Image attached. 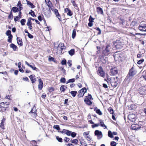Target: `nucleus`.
I'll return each instance as SVG.
<instances>
[{
    "mask_svg": "<svg viewBox=\"0 0 146 146\" xmlns=\"http://www.w3.org/2000/svg\"><path fill=\"white\" fill-rule=\"evenodd\" d=\"M29 13L34 17H36V15L35 14L34 12L32 10H31V12H29Z\"/></svg>",
    "mask_w": 146,
    "mask_h": 146,
    "instance_id": "473e14b6",
    "label": "nucleus"
},
{
    "mask_svg": "<svg viewBox=\"0 0 146 146\" xmlns=\"http://www.w3.org/2000/svg\"><path fill=\"white\" fill-rule=\"evenodd\" d=\"M54 59V58L50 56H49L48 57V60L49 61H53Z\"/></svg>",
    "mask_w": 146,
    "mask_h": 146,
    "instance_id": "052dcab7",
    "label": "nucleus"
},
{
    "mask_svg": "<svg viewBox=\"0 0 146 146\" xmlns=\"http://www.w3.org/2000/svg\"><path fill=\"white\" fill-rule=\"evenodd\" d=\"M116 145L117 143L113 141L111 142L110 144L111 146H116Z\"/></svg>",
    "mask_w": 146,
    "mask_h": 146,
    "instance_id": "79ce46f5",
    "label": "nucleus"
},
{
    "mask_svg": "<svg viewBox=\"0 0 146 146\" xmlns=\"http://www.w3.org/2000/svg\"><path fill=\"white\" fill-rule=\"evenodd\" d=\"M64 140L65 141L68 142L70 140V138L66 137L64 138Z\"/></svg>",
    "mask_w": 146,
    "mask_h": 146,
    "instance_id": "69168bd1",
    "label": "nucleus"
},
{
    "mask_svg": "<svg viewBox=\"0 0 146 146\" xmlns=\"http://www.w3.org/2000/svg\"><path fill=\"white\" fill-rule=\"evenodd\" d=\"M84 101L88 105H91L92 104V102L88 98H85L84 99Z\"/></svg>",
    "mask_w": 146,
    "mask_h": 146,
    "instance_id": "6ab92c4d",
    "label": "nucleus"
},
{
    "mask_svg": "<svg viewBox=\"0 0 146 146\" xmlns=\"http://www.w3.org/2000/svg\"><path fill=\"white\" fill-rule=\"evenodd\" d=\"M38 81L39 84L38 86V88L40 90H41L43 87V83L42 81L40 78L38 79Z\"/></svg>",
    "mask_w": 146,
    "mask_h": 146,
    "instance_id": "ddd939ff",
    "label": "nucleus"
},
{
    "mask_svg": "<svg viewBox=\"0 0 146 146\" xmlns=\"http://www.w3.org/2000/svg\"><path fill=\"white\" fill-rule=\"evenodd\" d=\"M71 131L67 130L66 134L68 136H70L71 135Z\"/></svg>",
    "mask_w": 146,
    "mask_h": 146,
    "instance_id": "864d4df0",
    "label": "nucleus"
},
{
    "mask_svg": "<svg viewBox=\"0 0 146 146\" xmlns=\"http://www.w3.org/2000/svg\"><path fill=\"white\" fill-rule=\"evenodd\" d=\"M97 72L98 74L100 76L103 77H104L105 76V72L101 67H99L98 68Z\"/></svg>",
    "mask_w": 146,
    "mask_h": 146,
    "instance_id": "39448f33",
    "label": "nucleus"
},
{
    "mask_svg": "<svg viewBox=\"0 0 146 146\" xmlns=\"http://www.w3.org/2000/svg\"><path fill=\"white\" fill-rule=\"evenodd\" d=\"M87 90L86 88H83L79 91L78 96L79 97H81L84 95L85 93L86 92Z\"/></svg>",
    "mask_w": 146,
    "mask_h": 146,
    "instance_id": "423d86ee",
    "label": "nucleus"
},
{
    "mask_svg": "<svg viewBox=\"0 0 146 146\" xmlns=\"http://www.w3.org/2000/svg\"><path fill=\"white\" fill-rule=\"evenodd\" d=\"M47 5L48 6L49 8L51 7L52 5V3L49 1H48L47 3Z\"/></svg>",
    "mask_w": 146,
    "mask_h": 146,
    "instance_id": "c03bdc74",
    "label": "nucleus"
},
{
    "mask_svg": "<svg viewBox=\"0 0 146 146\" xmlns=\"http://www.w3.org/2000/svg\"><path fill=\"white\" fill-rule=\"evenodd\" d=\"M5 106L6 107H7V106L8 105H9V102H5Z\"/></svg>",
    "mask_w": 146,
    "mask_h": 146,
    "instance_id": "774afa93",
    "label": "nucleus"
},
{
    "mask_svg": "<svg viewBox=\"0 0 146 146\" xmlns=\"http://www.w3.org/2000/svg\"><path fill=\"white\" fill-rule=\"evenodd\" d=\"M45 15L47 16L48 17H50L51 13L50 11V8H49L48 10L46 12V13H45Z\"/></svg>",
    "mask_w": 146,
    "mask_h": 146,
    "instance_id": "b1692460",
    "label": "nucleus"
},
{
    "mask_svg": "<svg viewBox=\"0 0 146 146\" xmlns=\"http://www.w3.org/2000/svg\"><path fill=\"white\" fill-rule=\"evenodd\" d=\"M5 104V102H2L0 103V108L2 107H6Z\"/></svg>",
    "mask_w": 146,
    "mask_h": 146,
    "instance_id": "e433bc0d",
    "label": "nucleus"
},
{
    "mask_svg": "<svg viewBox=\"0 0 146 146\" xmlns=\"http://www.w3.org/2000/svg\"><path fill=\"white\" fill-rule=\"evenodd\" d=\"M65 88H67L65 86L62 85L60 88V90L61 92H64L65 90Z\"/></svg>",
    "mask_w": 146,
    "mask_h": 146,
    "instance_id": "c756f323",
    "label": "nucleus"
},
{
    "mask_svg": "<svg viewBox=\"0 0 146 146\" xmlns=\"http://www.w3.org/2000/svg\"><path fill=\"white\" fill-rule=\"evenodd\" d=\"M94 134L95 135L97 136V139H100L102 137V132L98 130H96L94 132Z\"/></svg>",
    "mask_w": 146,
    "mask_h": 146,
    "instance_id": "6e6552de",
    "label": "nucleus"
},
{
    "mask_svg": "<svg viewBox=\"0 0 146 146\" xmlns=\"http://www.w3.org/2000/svg\"><path fill=\"white\" fill-rule=\"evenodd\" d=\"M66 64V60H63L61 62V64L62 65H64Z\"/></svg>",
    "mask_w": 146,
    "mask_h": 146,
    "instance_id": "de8ad7c7",
    "label": "nucleus"
},
{
    "mask_svg": "<svg viewBox=\"0 0 146 146\" xmlns=\"http://www.w3.org/2000/svg\"><path fill=\"white\" fill-rule=\"evenodd\" d=\"M66 48V47L64 46V44L61 42L59 43L57 46L58 49H59V51H61V53L62 52V51L63 50H65Z\"/></svg>",
    "mask_w": 146,
    "mask_h": 146,
    "instance_id": "1a4fd4ad",
    "label": "nucleus"
},
{
    "mask_svg": "<svg viewBox=\"0 0 146 146\" xmlns=\"http://www.w3.org/2000/svg\"><path fill=\"white\" fill-rule=\"evenodd\" d=\"M108 136L111 138H113V134L110 131H108Z\"/></svg>",
    "mask_w": 146,
    "mask_h": 146,
    "instance_id": "2f4dec72",
    "label": "nucleus"
},
{
    "mask_svg": "<svg viewBox=\"0 0 146 146\" xmlns=\"http://www.w3.org/2000/svg\"><path fill=\"white\" fill-rule=\"evenodd\" d=\"M13 38V36L12 35L8 36V38L7 40V41L9 43H11L12 42V38Z\"/></svg>",
    "mask_w": 146,
    "mask_h": 146,
    "instance_id": "cd10ccee",
    "label": "nucleus"
},
{
    "mask_svg": "<svg viewBox=\"0 0 146 146\" xmlns=\"http://www.w3.org/2000/svg\"><path fill=\"white\" fill-rule=\"evenodd\" d=\"M28 36L30 38H33V36L29 33H28Z\"/></svg>",
    "mask_w": 146,
    "mask_h": 146,
    "instance_id": "680f3d73",
    "label": "nucleus"
},
{
    "mask_svg": "<svg viewBox=\"0 0 146 146\" xmlns=\"http://www.w3.org/2000/svg\"><path fill=\"white\" fill-rule=\"evenodd\" d=\"M27 25H32V22L31 21L30 19H29L28 20L27 23Z\"/></svg>",
    "mask_w": 146,
    "mask_h": 146,
    "instance_id": "8fccbe9b",
    "label": "nucleus"
},
{
    "mask_svg": "<svg viewBox=\"0 0 146 146\" xmlns=\"http://www.w3.org/2000/svg\"><path fill=\"white\" fill-rule=\"evenodd\" d=\"M6 34V35L8 36L12 35L11 34V31L9 30H8L7 31Z\"/></svg>",
    "mask_w": 146,
    "mask_h": 146,
    "instance_id": "58836bf2",
    "label": "nucleus"
},
{
    "mask_svg": "<svg viewBox=\"0 0 146 146\" xmlns=\"http://www.w3.org/2000/svg\"><path fill=\"white\" fill-rule=\"evenodd\" d=\"M139 93L141 95L146 94V87L143 86H141L139 89Z\"/></svg>",
    "mask_w": 146,
    "mask_h": 146,
    "instance_id": "0eeeda50",
    "label": "nucleus"
},
{
    "mask_svg": "<svg viewBox=\"0 0 146 146\" xmlns=\"http://www.w3.org/2000/svg\"><path fill=\"white\" fill-rule=\"evenodd\" d=\"M35 77V75H31L29 76L32 83L33 84L36 81V78H34Z\"/></svg>",
    "mask_w": 146,
    "mask_h": 146,
    "instance_id": "2eb2a0df",
    "label": "nucleus"
},
{
    "mask_svg": "<svg viewBox=\"0 0 146 146\" xmlns=\"http://www.w3.org/2000/svg\"><path fill=\"white\" fill-rule=\"evenodd\" d=\"M76 35V30L74 29L72 31V37L73 38H74Z\"/></svg>",
    "mask_w": 146,
    "mask_h": 146,
    "instance_id": "bb28decb",
    "label": "nucleus"
},
{
    "mask_svg": "<svg viewBox=\"0 0 146 146\" xmlns=\"http://www.w3.org/2000/svg\"><path fill=\"white\" fill-rule=\"evenodd\" d=\"M118 70L117 68L116 67L112 68L110 69V73L111 75H114L117 73Z\"/></svg>",
    "mask_w": 146,
    "mask_h": 146,
    "instance_id": "9b49d317",
    "label": "nucleus"
},
{
    "mask_svg": "<svg viewBox=\"0 0 146 146\" xmlns=\"http://www.w3.org/2000/svg\"><path fill=\"white\" fill-rule=\"evenodd\" d=\"M72 61L71 60H69L67 62L69 66H71L72 65Z\"/></svg>",
    "mask_w": 146,
    "mask_h": 146,
    "instance_id": "603ef678",
    "label": "nucleus"
},
{
    "mask_svg": "<svg viewBox=\"0 0 146 146\" xmlns=\"http://www.w3.org/2000/svg\"><path fill=\"white\" fill-rule=\"evenodd\" d=\"M86 98H88L89 100L90 99L91 100H92L93 98H92V96L90 94H88V96H87Z\"/></svg>",
    "mask_w": 146,
    "mask_h": 146,
    "instance_id": "3c124183",
    "label": "nucleus"
},
{
    "mask_svg": "<svg viewBox=\"0 0 146 146\" xmlns=\"http://www.w3.org/2000/svg\"><path fill=\"white\" fill-rule=\"evenodd\" d=\"M86 138V139L88 141H90L91 140L92 138L90 137V136H86L85 137Z\"/></svg>",
    "mask_w": 146,
    "mask_h": 146,
    "instance_id": "13d9d810",
    "label": "nucleus"
},
{
    "mask_svg": "<svg viewBox=\"0 0 146 146\" xmlns=\"http://www.w3.org/2000/svg\"><path fill=\"white\" fill-rule=\"evenodd\" d=\"M70 142L72 143H77L78 142V140L77 139H74L72 140Z\"/></svg>",
    "mask_w": 146,
    "mask_h": 146,
    "instance_id": "ea45409f",
    "label": "nucleus"
},
{
    "mask_svg": "<svg viewBox=\"0 0 146 146\" xmlns=\"http://www.w3.org/2000/svg\"><path fill=\"white\" fill-rule=\"evenodd\" d=\"M94 111H95L96 113L100 115H102V113L99 109H98L97 107L94 108Z\"/></svg>",
    "mask_w": 146,
    "mask_h": 146,
    "instance_id": "a211bd4d",
    "label": "nucleus"
},
{
    "mask_svg": "<svg viewBox=\"0 0 146 146\" xmlns=\"http://www.w3.org/2000/svg\"><path fill=\"white\" fill-rule=\"evenodd\" d=\"M26 21V20L25 19H22L21 21V23L22 25H25V22Z\"/></svg>",
    "mask_w": 146,
    "mask_h": 146,
    "instance_id": "4c0bfd02",
    "label": "nucleus"
},
{
    "mask_svg": "<svg viewBox=\"0 0 146 146\" xmlns=\"http://www.w3.org/2000/svg\"><path fill=\"white\" fill-rule=\"evenodd\" d=\"M97 12L98 13L103 14V11L102 8L98 7L97 8Z\"/></svg>",
    "mask_w": 146,
    "mask_h": 146,
    "instance_id": "4be33fe9",
    "label": "nucleus"
},
{
    "mask_svg": "<svg viewBox=\"0 0 146 146\" xmlns=\"http://www.w3.org/2000/svg\"><path fill=\"white\" fill-rule=\"evenodd\" d=\"M13 11L15 13H16L18 11V8L16 7H13L12 8Z\"/></svg>",
    "mask_w": 146,
    "mask_h": 146,
    "instance_id": "72a5a7b5",
    "label": "nucleus"
},
{
    "mask_svg": "<svg viewBox=\"0 0 146 146\" xmlns=\"http://www.w3.org/2000/svg\"><path fill=\"white\" fill-rule=\"evenodd\" d=\"M136 74V71L134 69L133 67H132L129 71V73L127 77L130 80Z\"/></svg>",
    "mask_w": 146,
    "mask_h": 146,
    "instance_id": "7ed1b4c3",
    "label": "nucleus"
},
{
    "mask_svg": "<svg viewBox=\"0 0 146 146\" xmlns=\"http://www.w3.org/2000/svg\"><path fill=\"white\" fill-rule=\"evenodd\" d=\"M27 4L29 5V7H31V8H34L35 7V6L30 1H27Z\"/></svg>",
    "mask_w": 146,
    "mask_h": 146,
    "instance_id": "aec40b11",
    "label": "nucleus"
},
{
    "mask_svg": "<svg viewBox=\"0 0 146 146\" xmlns=\"http://www.w3.org/2000/svg\"><path fill=\"white\" fill-rule=\"evenodd\" d=\"M17 43L19 45L21 46L23 45V43L22 42V40L20 38L17 37Z\"/></svg>",
    "mask_w": 146,
    "mask_h": 146,
    "instance_id": "f3484780",
    "label": "nucleus"
},
{
    "mask_svg": "<svg viewBox=\"0 0 146 146\" xmlns=\"http://www.w3.org/2000/svg\"><path fill=\"white\" fill-rule=\"evenodd\" d=\"M13 15L11 12L10 15L8 16V19H11L13 17Z\"/></svg>",
    "mask_w": 146,
    "mask_h": 146,
    "instance_id": "0e129e2a",
    "label": "nucleus"
},
{
    "mask_svg": "<svg viewBox=\"0 0 146 146\" xmlns=\"http://www.w3.org/2000/svg\"><path fill=\"white\" fill-rule=\"evenodd\" d=\"M99 126V124H95L94 125H92V127L93 128H94L95 127H98Z\"/></svg>",
    "mask_w": 146,
    "mask_h": 146,
    "instance_id": "e2e57ef3",
    "label": "nucleus"
},
{
    "mask_svg": "<svg viewBox=\"0 0 146 146\" xmlns=\"http://www.w3.org/2000/svg\"><path fill=\"white\" fill-rule=\"evenodd\" d=\"M100 123L101 126L102 127H105L104 128H107L106 126L104 124V122L102 120H100Z\"/></svg>",
    "mask_w": 146,
    "mask_h": 146,
    "instance_id": "7c9ffc66",
    "label": "nucleus"
},
{
    "mask_svg": "<svg viewBox=\"0 0 146 146\" xmlns=\"http://www.w3.org/2000/svg\"><path fill=\"white\" fill-rule=\"evenodd\" d=\"M107 80H108L107 81L108 83H110L111 86L114 87H115L117 86L118 83H117L116 80H115V78L114 77H111L110 78H109V76L108 75L107 76Z\"/></svg>",
    "mask_w": 146,
    "mask_h": 146,
    "instance_id": "f257e3e1",
    "label": "nucleus"
},
{
    "mask_svg": "<svg viewBox=\"0 0 146 146\" xmlns=\"http://www.w3.org/2000/svg\"><path fill=\"white\" fill-rule=\"evenodd\" d=\"M70 93L71 94L72 96L74 97L76 96L77 93V91H71Z\"/></svg>",
    "mask_w": 146,
    "mask_h": 146,
    "instance_id": "c85d7f7f",
    "label": "nucleus"
},
{
    "mask_svg": "<svg viewBox=\"0 0 146 146\" xmlns=\"http://www.w3.org/2000/svg\"><path fill=\"white\" fill-rule=\"evenodd\" d=\"M124 45V43L122 40H117L115 41L113 43L114 46L117 49H122L123 48V45Z\"/></svg>",
    "mask_w": 146,
    "mask_h": 146,
    "instance_id": "f03ea898",
    "label": "nucleus"
},
{
    "mask_svg": "<svg viewBox=\"0 0 146 146\" xmlns=\"http://www.w3.org/2000/svg\"><path fill=\"white\" fill-rule=\"evenodd\" d=\"M54 129H56L58 131H59L60 129V128L58 125H54L53 127Z\"/></svg>",
    "mask_w": 146,
    "mask_h": 146,
    "instance_id": "f704fd0d",
    "label": "nucleus"
},
{
    "mask_svg": "<svg viewBox=\"0 0 146 146\" xmlns=\"http://www.w3.org/2000/svg\"><path fill=\"white\" fill-rule=\"evenodd\" d=\"M66 79L65 78H62L60 80V81L61 82L65 83V82Z\"/></svg>",
    "mask_w": 146,
    "mask_h": 146,
    "instance_id": "09e8293b",
    "label": "nucleus"
},
{
    "mask_svg": "<svg viewBox=\"0 0 146 146\" xmlns=\"http://www.w3.org/2000/svg\"><path fill=\"white\" fill-rule=\"evenodd\" d=\"M135 115L134 114H130L128 115L129 119L131 121H133L135 120Z\"/></svg>",
    "mask_w": 146,
    "mask_h": 146,
    "instance_id": "f8f14e48",
    "label": "nucleus"
},
{
    "mask_svg": "<svg viewBox=\"0 0 146 146\" xmlns=\"http://www.w3.org/2000/svg\"><path fill=\"white\" fill-rule=\"evenodd\" d=\"M25 63L28 66L31 67L33 70H35L37 69V68L36 67L33 66L32 65H30L27 61L25 62Z\"/></svg>",
    "mask_w": 146,
    "mask_h": 146,
    "instance_id": "412c9836",
    "label": "nucleus"
},
{
    "mask_svg": "<svg viewBox=\"0 0 146 146\" xmlns=\"http://www.w3.org/2000/svg\"><path fill=\"white\" fill-rule=\"evenodd\" d=\"M10 46L11 48H12L14 51L16 50L17 49V47L14 44L12 43L10 45Z\"/></svg>",
    "mask_w": 146,
    "mask_h": 146,
    "instance_id": "5701e85b",
    "label": "nucleus"
},
{
    "mask_svg": "<svg viewBox=\"0 0 146 146\" xmlns=\"http://www.w3.org/2000/svg\"><path fill=\"white\" fill-rule=\"evenodd\" d=\"M67 130L64 129L62 131L60 132L62 133H64L66 134Z\"/></svg>",
    "mask_w": 146,
    "mask_h": 146,
    "instance_id": "bf43d9fd",
    "label": "nucleus"
},
{
    "mask_svg": "<svg viewBox=\"0 0 146 146\" xmlns=\"http://www.w3.org/2000/svg\"><path fill=\"white\" fill-rule=\"evenodd\" d=\"M139 29L142 31H146V23L142 22L139 26Z\"/></svg>",
    "mask_w": 146,
    "mask_h": 146,
    "instance_id": "20e7f679",
    "label": "nucleus"
},
{
    "mask_svg": "<svg viewBox=\"0 0 146 146\" xmlns=\"http://www.w3.org/2000/svg\"><path fill=\"white\" fill-rule=\"evenodd\" d=\"M94 20V19H93L91 16H90L89 17V21L90 22H92L94 21L93 20Z\"/></svg>",
    "mask_w": 146,
    "mask_h": 146,
    "instance_id": "a18cd8bd",
    "label": "nucleus"
},
{
    "mask_svg": "<svg viewBox=\"0 0 146 146\" xmlns=\"http://www.w3.org/2000/svg\"><path fill=\"white\" fill-rule=\"evenodd\" d=\"M54 12L56 17L58 18L59 20H61V18L58 13V10L57 9H55L54 10Z\"/></svg>",
    "mask_w": 146,
    "mask_h": 146,
    "instance_id": "dca6fc26",
    "label": "nucleus"
},
{
    "mask_svg": "<svg viewBox=\"0 0 146 146\" xmlns=\"http://www.w3.org/2000/svg\"><path fill=\"white\" fill-rule=\"evenodd\" d=\"M110 46L109 45L106 46L105 50L103 51V53L106 55H108L110 53Z\"/></svg>",
    "mask_w": 146,
    "mask_h": 146,
    "instance_id": "9d476101",
    "label": "nucleus"
},
{
    "mask_svg": "<svg viewBox=\"0 0 146 146\" xmlns=\"http://www.w3.org/2000/svg\"><path fill=\"white\" fill-rule=\"evenodd\" d=\"M75 53V50L74 49H72L68 51V53L71 56L73 55Z\"/></svg>",
    "mask_w": 146,
    "mask_h": 146,
    "instance_id": "a878e982",
    "label": "nucleus"
},
{
    "mask_svg": "<svg viewBox=\"0 0 146 146\" xmlns=\"http://www.w3.org/2000/svg\"><path fill=\"white\" fill-rule=\"evenodd\" d=\"M5 119L3 118L0 124L1 125L0 127L2 129H3L4 128V123H5Z\"/></svg>",
    "mask_w": 146,
    "mask_h": 146,
    "instance_id": "393cba45",
    "label": "nucleus"
},
{
    "mask_svg": "<svg viewBox=\"0 0 146 146\" xmlns=\"http://www.w3.org/2000/svg\"><path fill=\"white\" fill-rule=\"evenodd\" d=\"M57 140L59 142H62V139L61 138L59 137L58 136L56 137Z\"/></svg>",
    "mask_w": 146,
    "mask_h": 146,
    "instance_id": "a19ab883",
    "label": "nucleus"
},
{
    "mask_svg": "<svg viewBox=\"0 0 146 146\" xmlns=\"http://www.w3.org/2000/svg\"><path fill=\"white\" fill-rule=\"evenodd\" d=\"M90 133L89 131L85 132L83 133V135L85 137L86 136V135H88Z\"/></svg>",
    "mask_w": 146,
    "mask_h": 146,
    "instance_id": "6e6d98bb",
    "label": "nucleus"
},
{
    "mask_svg": "<svg viewBox=\"0 0 146 146\" xmlns=\"http://www.w3.org/2000/svg\"><path fill=\"white\" fill-rule=\"evenodd\" d=\"M71 136L73 137H75L76 135V133L75 132H71Z\"/></svg>",
    "mask_w": 146,
    "mask_h": 146,
    "instance_id": "4d7b16f0",
    "label": "nucleus"
},
{
    "mask_svg": "<svg viewBox=\"0 0 146 146\" xmlns=\"http://www.w3.org/2000/svg\"><path fill=\"white\" fill-rule=\"evenodd\" d=\"M75 81V79L74 78H72L69 79L68 81L67 82H66V84H68L69 82H73Z\"/></svg>",
    "mask_w": 146,
    "mask_h": 146,
    "instance_id": "c9c22d12",
    "label": "nucleus"
},
{
    "mask_svg": "<svg viewBox=\"0 0 146 146\" xmlns=\"http://www.w3.org/2000/svg\"><path fill=\"white\" fill-rule=\"evenodd\" d=\"M17 7H20V6H21V2L20 1H19L18 3V4L17 5Z\"/></svg>",
    "mask_w": 146,
    "mask_h": 146,
    "instance_id": "338daca9",
    "label": "nucleus"
},
{
    "mask_svg": "<svg viewBox=\"0 0 146 146\" xmlns=\"http://www.w3.org/2000/svg\"><path fill=\"white\" fill-rule=\"evenodd\" d=\"M97 30L99 31V32L98 33V35H100L101 33V29L98 27H97L96 28Z\"/></svg>",
    "mask_w": 146,
    "mask_h": 146,
    "instance_id": "5fc2aeb1",
    "label": "nucleus"
},
{
    "mask_svg": "<svg viewBox=\"0 0 146 146\" xmlns=\"http://www.w3.org/2000/svg\"><path fill=\"white\" fill-rule=\"evenodd\" d=\"M64 11L65 13H67V15H68L71 16L72 15V13L71 11L68 8L65 9Z\"/></svg>",
    "mask_w": 146,
    "mask_h": 146,
    "instance_id": "4468645a",
    "label": "nucleus"
},
{
    "mask_svg": "<svg viewBox=\"0 0 146 146\" xmlns=\"http://www.w3.org/2000/svg\"><path fill=\"white\" fill-rule=\"evenodd\" d=\"M144 61L143 59H141L139 60L137 62V63L138 64H141Z\"/></svg>",
    "mask_w": 146,
    "mask_h": 146,
    "instance_id": "49530a36",
    "label": "nucleus"
},
{
    "mask_svg": "<svg viewBox=\"0 0 146 146\" xmlns=\"http://www.w3.org/2000/svg\"><path fill=\"white\" fill-rule=\"evenodd\" d=\"M108 110L109 111V112L111 114H113V109H112L111 108H110Z\"/></svg>",
    "mask_w": 146,
    "mask_h": 146,
    "instance_id": "37998d69",
    "label": "nucleus"
}]
</instances>
